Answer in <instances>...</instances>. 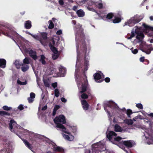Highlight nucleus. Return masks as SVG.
Listing matches in <instances>:
<instances>
[{
    "label": "nucleus",
    "instance_id": "nucleus-1",
    "mask_svg": "<svg viewBox=\"0 0 153 153\" xmlns=\"http://www.w3.org/2000/svg\"><path fill=\"white\" fill-rule=\"evenodd\" d=\"M134 31H132L131 32V36L128 38V39H131V38L135 36V33L137 34L136 38L139 40L138 43L140 44V47L141 48H144L145 46V42L143 41L142 39L144 37V35L142 33L139 32L140 30L139 28H138L137 26L134 27Z\"/></svg>",
    "mask_w": 153,
    "mask_h": 153
},
{
    "label": "nucleus",
    "instance_id": "nucleus-2",
    "mask_svg": "<svg viewBox=\"0 0 153 153\" xmlns=\"http://www.w3.org/2000/svg\"><path fill=\"white\" fill-rule=\"evenodd\" d=\"M54 121L56 125V127L61 129L62 132H66V128L62 124L60 123H61L65 124L66 122L65 118L64 115H61L58 117H56L54 119Z\"/></svg>",
    "mask_w": 153,
    "mask_h": 153
},
{
    "label": "nucleus",
    "instance_id": "nucleus-3",
    "mask_svg": "<svg viewBox=\"0 0 153 153\" xmlns=\"http://www.w3.org/2000/svg\"><path fill=\"white\" fill-rule=\"evenodd\" d=\"M142 19L141 18L140 19H137L136 16H134L128 20L127 22H126L123 26L128 25L130 27L133 26L135 24L138 23L140 22Z\"/></svg>",
    "mask_w": 153,
    "mask_h": 153
},
{
    "label": "nucleus",
    "instance_id": "nucleus-4",
    "mask_svg": "<svg viewBox=\"0 0 153 153\" xmlns=\"http://www.w3.org/2000/svg\"><path fill=\"white\" fill-rule=\"evenodd\" d=\"M9 127L10 130L12 132H14V129L15 128L18 129H20L21 128V127L19 125H18L16 122L13 120H11L9 123Z\"/></svg>",
    "mask_w": 153,
    "mask_h": 153
},
{
    "label": "nucleus",
    "instance_id": "nucleus-5",
    "mask_svg": "<svg viewBox=\"0 0 153 153\" xmlns=\"http://www.w3.org/2000/svg\"><path fill=\"white\" fill-rule=\"evenodd\" d=\"M66 132H65V133H66L68 134V135L63 134L62 136L66 140L69 141H72L74 139V137L71 134V133L68 131L66 129Z\"/></svg>",
    "mask_w": 153,
    "mask_h": 153
},
{
    "label": "nucleus",
    "instance_id": "nucleus-6",
    "mask_svg": "<svg viewBox=\"0 0 153 153\" xmlns=\"http://www.w3.org/2000/svg\"><path fill=\"white\" fill-rule=\"evenodd\" d=\"M94 76V78L95 81L98 82H100L102 81V78H104L102 73L101 74L99 73L95 74Z\"/></svg>",
    "mask_w": 153,
    "mask_h": 153
},
{
    "label": "nucleus",
    "instance_id": "nucleus-7",
    "mask_svg": "<svg viewBox=\"0 0 153 153\" xmlns=\"http://www.w3.org/2000/svg\"><path fill=\"white\" fill-rule=\"evenodd\" d=\"M117 136V134L113 131H111L108 133L107 137L109 140H113Z\"/></svg>",
    "mask_w": 153,
    "mask_h": 153
},
{
    "label": "nucleus",
    "instance_id": "nucleus-8",
    "mask_svg": "<svg viewBox=\"0 0 153 153\" xmlns=\"http://www.w3.org/2000/svg\"><path fill=\"white\" fill-rule=\"evenodd\" d=\"M53 150L55 152H64V149L62 147L58 146L56 145H53Z\"/></svg>",
    "mask_w": 153,
    "mask_h": 153
},
{
    "label": "nucleus",
    "instance_id": "nucleus-9",
    "mask_svg": "<svg viewBox=\"0 0 153 153\" xmlns=\"http://www.w3.org/2000/svg\"><path fill=\"white\" fill-rule=\"evenodd\" d=\"M147 49L144 48L141 49V51L144 52H145L147 54H149L150 53L152 50H153V48H152L151 45H149L147 46Z\"/></svg>",
    "mask_w": 153,
    "mask_h": 153
},
{
    "label": "nucleus",
    "instance_id": "nucleus-10",
    "mask_svg": "<svg viewBox=\"0 0 153 153\" xmlns=\"http://www.w3.org/2000/svg\"><path fill=\"white\" fill-rule=\"evenodd\" d=\"M123 143L125 146L131 148L133 146V142L131 140H128L123 141Z\"/></svg>",
    "mask_w": 153,
    "mask_h": 153
},
{
    "label": "nucleus",
    "instance_id": "nucleus-11",
    "mask_svg": "<svg viewBox=\"0 0 153 153\" xmlns=\"http://www.w3.org/2000/svg\"><path fill=\"white\" fill-rule=\"evenodd\" d=\"M81 103L84 109L87 110L88 109V104L85 100H82Z\"/></svg>",
    "mask_w": 153,
    "mask_h": 153
},
{
    "label": "nucleus",
    "instance_id": "nucleus-12",
    "mask_svg": "<svg viewBox=\"0 0 153 153\" xmlns=\"http://www.w3.org/2000/svg\"><path fill=\"white\" fill-rule=\"evenodd\" d=\"M59 70L60 73L61 74L60 76H64L66 73V70L65 68L63 67H61L59 68Z\"/></svg>",
    "mask_w": 153,
    "mask_h": 153
},
{
    "label": "nucleus",
    "instance_id": "nucleus-13",
    "mask_svg": "<svg viewBox=\"0 0 153 153\" xmlns=\"http://www.w3.org/2000/svg\"><path fill=\"white\" fill-rule=\"evenodd\" d=\"M30 55L33 59L35 60L37 59V56L36 54V52L35 51L31 50L29 51Z\"/></svg>",
    "mask_w": 153,
    "mask_h": 153
},
{
    "label": "nucleus",
    "instance_id": "nucleus-14",
    "mask_svg": "<svg viewBox=\"0 0 153 153\" xmlns=\"http://www.w3.org/2000/svg\"><path fill=\"white\" fill-rule=\"evenodd\" d=\"M6 61L4 59H0V67L4 68L6 66Z\"/></svg>",
    "mask_w": 153,
    "mask_h": 153
},
{
    "label": "nucleus",
    "instance_id": "nucleus-15",
    "mask_svg": "<svg viewBox=\"0 0 153 153\" xmlns=\"http://www.w3.org/2000/svg\"><path fill=\"white\" fill-rule=\"evenodd\" d=\"M143 26L145 28L146 31H145L146 33L148 32V31L150 32L151 31H153V27H150L147 25H146L145 24H143Z\"/></svg>",
    "mask_w": 153,
    "mask_h": 153
},
{
    "label": "nucleus",
    "instance_id": "nucleus-16",
    "mask_svg": "<svg viewBox=\"0 0 153 153\" xmlns=\"http://www.w3.org/2000/svg\"><path fill=\"white\" fill-rule=\"evenodd\" d=\"M95 5L99 9L102 8L104 7V4L101 1H100V2H96L95 3Z\"/></svg>",
    "mask_w": 153,
    "mask_h": 153
},
{
    "label": "nucleus",
    "instance_id": "nucleus-17",
    "mask_svg": "<svg viewBox=\"0 0 153 153\" xmlns=\"http://www.w3.org/2000/svg\"><path fill=\"white\" fill-rule=\"evenodd\" d=\"M22 140L26 146L30 149H32L31 144L27 140L24 139H22Z\"/></svg>",
    "mask_w": 153,
    "mask_h": 153
},
{
    "label": "nucleus",
    "instance_id": "nucleus-18",
    "mask_svg": "<svg viewBox=\"0 0 153 153\" xmlns=\"http://www.w3.org/2000/svg\"><path fill=\"white\" fill-rule=\"evenodd\" d=\"M78 16L79 17H83L85 15V13L82 10H79L76 12Z\"/></svg>",
    "mask_w": 153,
    "mask_h": 153
},
{
    "label": "nucleus",
    "instance_id": "nucleus-19",
    "mask_svg": "<svg viewBox=\"0 0 153 153\" xmlns=\"http://www.w3.org/2000/svg\"><path fill=\"white\" fill-rule=\"evenodd\" d=\"M16 68L18 69L20 68L21 65H22V63L19 60H16L14 63Z\"/></svg>",
    "mask_w": 153,
    "mask_h": 153
},
{
    "label": "nucleus",
    "instance_id": "nucleus-20",
    "mask_svg": "<svg viewBox=\"0 0 153 153\" xmlns=\"http://www.w3.org/2000/svg\"><path fill=\"white\" fill-rule=\"evenodd\" d=\"M31 26V22L30 21H27L25 24V27L27 29L30 28Z\"/></svg>",
    "mask_w": 153,
    "mask_h": 153
},
{
    "label": "nucleus",
    "instance_id": "nucleus-21",
    "mask_svg": "<svg viewBox=\"0 0 153 153\" xmlns=\"http://www.w3.org/2000/svg\"><path fill=\"white\" fill-rule=\"evenodd\" d=\"M108 106L109 107L113 108H116L117 107V105L114 102L111 101L109 102V104H108Z\"/></svg>",
    "mask_w": 153,
    "mask_h": 153
},
{
    "label": "nucleus",
    "instance_id": "nucleus-22",
    "mask_svg": "<svg viewBox=\"0 0 153 153\" xmlns=\"http://www.w3.org/2000/svg\"><path fill=\"white\" fill-rule=\"evenodd\" d=\"M49 46L50 47L51 50L53 53L58 52V51L56 48L53 46H52L51 43L49 44Z\"/></svg>",
    "mask_w": 153,
    "mask_h": 153
},
{
    "label": "nucleus",
    "instance_id": "nucleus-23",
    "mask_svg": "<svg viewBox=\"0 0 153 153\" xmlns=\"http://www.w3.org/2000/svg\"><path fill=\"white\" fill-rule=\"evenodd\" d=\"M114 130L115 131L117 132L121 131L122 130L121 127L117 124H116L115 126Z\"/></svg>",
    "mask_w": 153,
    "mask_h": 153
},
{
    "label": "nucleus",
    "instance_id": "nucleus-24",
    "mask_svg": "<svg viewBox=\"0 0 153 153\" xmlns=\"http://www.w3.org/2000/svg\"><path fill=\"white\" fill-rule=\"evenodd\" d=\"M104 144H101V142L97 143L94 145V147L95 148H101L103 146Z\"/></svg>",
    "mask_w": 153,
    "mask_h": 153
},
{
    "label": "nucleus",
    "instance_id": "nucleus-25",
    "mask_svg": "<svg viewBox=\"0 0 153 153\" xmlns=\"http://www.w3.org/2000/svg\"><path fill=\"white\" fill-rule=\"evenodd\" d=\"M29 68V66L28 65H25L24 64L22 65V70L23 72L27 71Z\"/></svg>",
    "mask_w": 153,
    "mask_h": 153
},
{
    "label": "nucleus",
    "instance_id": "nucleus-26",
    "mask_svg": "<svg viewBox=\"0 0 153 153\" xmlns=\"http://www.w3.org/2000/svg\"><path fill=\"white\" fill-rule=\"evenodd\" d=\"M124 121L128 125H131L133 123V120L131 119H126Z\"/></svg>",
    "mask_w": 153,
    "mask_h": 153
},
{
    "label": "nucleus",
    "instance_id": "nucleus-27",
    "mask_svg": "<svg viewBox=\"0 0 153 153\" xmlns=\"http://www.w3.org/2000/svg\"><path fill=\"white\" fill-rule=\"evenodd\" d=\"M40 59L39 60L41 62L42 64L45 65L46 64V62L45 60V57L43 55H41L40 56Z\"/></svg>",
    "mask_w": 153,
    "mask_h": 153
},
{
    "label": "nucleus",
    "instance_id": "nucleus-28",
    "mask_svg": "<svg viewBox=\"0 0 153 153\" xmlns=\"http://www.w3.org/2000/svg\"><path fill=\"white\" fill-rule=\"evenodd\" d=\"M0 153H11V151L9 149H4L1 150Z\"/></svg>",
    "mask_w": 153,
    "mask_h": 153
},
{
    "label": "nucleus",
    "instance_id": "nucleus-29",
    "mask_svg": "<svg viewBox=\"0 0 153 153\" xmlns=\"http://www.w3.org/2000/svg\"><path fill=\"white\" fill-rule=\"evenodd\" d=\"M144 135L145 136V137L147 139V138H149L151 140L152 139V135L149 134V133L146 132V131L145 132V133L144 134Z\"/></svg>",
    "mask_w": 153,
    "mask_h": 153
},
{
    "label": "nucleus",
    "instance_id": "nucleus-30",
    "mask_svg": "<svg viewBox=\"0 0 153 153\" xmlns=\"http://www.w3.org/2000/svg\"><path fill=\"white\" fill-rule=\"evenodd\" d=\"M17 83L20 85H24L27 84V82L26 80L24 82H22L18 79L17 80Z\"/></svg>",
    "mask_w": 153,
    "mask_h": 153
},
{
    "label": "nucleus",
    "instance_id": "nucleus-31",
    "mask_svg": "<svg viewBox=\"0 0 153 153\" xmlns=\"http://www.w3.org/2000/svg\"><path fill=\"white\" fill-rule=\"evenodd\" d=\"M86 84L85 85H82V91H79V92L80 93H82L83 92H85L86 91Z\"/></svg>",
    "mask_w": 153,
    "mask_h": 153
},
{
    "label": "nucleus",
    "instance_id": "nucleus-32",
    "mask_svg": "<svg viewBox=\"0 0 153 153\" xmlns=\"http://www.w3.org/2000/svg\"><path fill=\"white\" fill-rule=\"evenodd\" d=\"M59 55L58 52L53 53L52 55V58L53 59L55 60L58 57Z\"/></svg>",
    "mask_w": 153,
    "mask_h": 153
},
{
    "label": "nucleus",
    "instance_id": "nucleus-33",
    "mask_svg": "<svg viewBox=\"0 0 153 153\" xmlns=\"http://www.w3.org/2000/svg\"><path fill=\"white\" fill-rule=\"evenodd\" d=\"M24 64H26L27 65L29 63V59L27 58H25L23 60Z\"/></svg>",
    "mask_w": 153,
    "mask_h": 153
},
{
    "label": "nucleus",
    "instance_id": "nucleus-34",
    "mask_svg": "<svg viewBox=\"0 0 153 153\" xmlns=\"http://www.w3.org/2000/svg\"><path fill=\"white\" fill-rule=\"evenodd\" d=\"M120 21L121 19L120 18L116 17L113 20V22L114 23H116L119 22Z\"/></svg>",
    "mask_w": 153,
    "mask_h": 153
},
{
    "label": "nucleus",
    "instance_id": "nucleus-35",
    "mask_svg": "<svg viewBox=\"0 0 153 153\" xmlns=\"http://www.w3.org/2000/svg\"><path fill=\"white\" fill-rule=\"evenodd\" d=\"M48 22L49 23V25L48 26L49 28L52 29L54 27V25L52 23V21L51 20H49Z\"/></svg>",
    "mask_w": 153,
    "mask_h": 153
},
{
    "label": "nucleus",
    "instance_id": "nucleus-36",
    "mask_svg": "<svg viewBox=\"0 0 153 153\" xmlns=\"http://www.w3.org/2000/svg\"><path fill=\"white\" fill-rule=\"evenodd\" d=\"M9 115L10 114L9 113L5 111H0V115L1 116H3L4 115Z\"/></svg>",
    "mask_w": 153,
    "mask_h": 153
},
{
    "label": "nucleus",
    "instance_id": "nucleus-37",
    "mask_svg": "<svg viewBox=\"0 0 153 153\" xmlns=\"http://www.w3.org/2000/svg\"><path fill=\"white\" fill-rule=\"evenodd\" d=\"M3 109L6 111H9L10 110L12 109L11 107H9L7 106L4 105L3 106Z\"/></svg>",
    "mask_w": 153,
    "mask_h": 153
},
{
    "label": "nucleus",
    "instance_id": "nucleus-38",
    "mask_svg": "<svg viewBox=\"0 0 153 153\" xmlns=\"http://www.w3.org/2000/svg\"><path fill=\"white\" fill-rule=\"evenodd\" d=\"M41 35L43 39H47V34L45 33H41Z\"/></svg>",
    "mask_w": 153,
    "mask_h": 153
},
{
    "label": "nucleus",
    "instance_id": "nucleus-39",
    "mask_svg": "<svg viewBox=\"0 0 153 153\" xmlns=\"http://www.w3.org/2000/svg\"><path fill=\"white\" fill-rule=\"evenodd\" d=\"M122 139V138L118 136L117 137L115 136V138H114V141H117V142H119Z\"/></svg>",
    "mask_w": 153,
    "mask_h": 153
},
{
    "label": "nucleus",
    "instance_id": "nucleus-40",
    "mask_svg": "<svg viewBox=\"0 0 153 153\" xmlns=\"http://www.w3.org/2000/svg\"><path fill=\"white\" fill-rule=\"evenodd\" d=\"M54 92L55 96L57 97H59V94L58 89H55L54 91Z\"/></svg>",
    "mask_w": 153,
    "mask_h": 153
},
{
    "label": "nucleus",
    "instance_id": "nucleus-41",
    "mask_svg": "<svg viewBox=\"0 0 153 153\" xmlns=\"http://www.w3.org/2000/svg\"><path fill=\"white\" fill-rule=\"evenodd\" d=\"M88 95L84 93H83L81 95V98L83 99H87L88 98Z\"/></svg>",
    "mask_w": 153,
    "mask_h": 153
},
{
    "label": "nucleus",
    "instance_id": "nucleus-42",
    "mask_svg": "<svg viewBox=\"0 0 153 153\" xmlns=\"http://www.w3.org/2000/svg\"><path fill=\"white\" fill-rule=\"evenodd\" d=\"M126 114L129 118H130V115L132 113V111L130 110H128L126 112Z\"/></svg>",
    "mask_w": 153,
    "mask_h": 153
},
{
    "label": "nucleus",
    "instance_id": "nucleus-43",
    "mask_svg": "<svg viewBox=\"0 0 153 153\" xmlns=\"http://www.w3.org/2000/svg\"><path fill=\"white\" fill-rule=\"evenodd\" d=\"M113 16V15L112 13H109L107 14L106 18L110 19L112 18Z\"/></svg>",
    "mask_w": 153,
    "mask_h": 153
},
{
    "label": "nucleus",
    "instance_id": "nucleus-44",
    "mask_svg": "<svg viewBox=\"0 0 153 153\" xmlns=\"http://www.w3.org/2000/svg\"><path fill=\"white\" fill-rule=\"evenodd\" d=\"M131 50L132 52L134 54L137 53L138 52V50L137 49H136L133 50V48L131 49Z\"/></svg>",
    "mask_w": 153,
    "mask_h": 153
},
{
    "label": "nucleus",
    "instance_id": "nucleus-45",
    "mask_svg": "<svg viewBox=\"0 0 153 153\" xmlns=\"http://www.w3.org/2000/svg\"><path fill=\"white\" fill-rule=\"evenodd\" d=\"M44 83L45 85L47 87H49L50 86V85L49 83L47 81H44Z\"/></svg>",
    "mask_w": 153,
    "mask_h": 153
},
{
    "label": "nucleus",
    "instance_id": "nucleus-46",
    "mask_svg": "<svg viewBox=\"0 0 153 153\" xmlns=\"http://www.w3.org/2000/svg\"><path fill=\"white\" fill-rule=\"evenodd\" d=\"M136 106L138 108H139L140 109H142L143 108V106L142 105L140 104H137L136 105Z\"/></svg>",
    "mask_w": 153,
    "mask_h": 153
},
{
    "label": "nucleus",
    "instance_id": "nucleus-47",
    "mask_svg": "<svg viewBox=\"0 0 153 153\" xmlns=\"http://www.w3.org/2000/svg\"><path fill=\"white\" fill-rule=\"evenodd\" d=\"M30 97L34 99L35 97V94L34 93L32 92L30 94Z\"/></svg>",
    "mask_w": 153,
    "mask_h": 153
},
{
    "label": "nucleus",
    "instance_id": "nucleus-48",
    "mask_svg": "<svg viewBox=\"0 0 153 153\" xmlns=\"http://www.w3.org/2000/svg\"><path fill=\"white\" fill-rule=\"evenodd\" d=\"M28 102L29 103L32 102L33 101V99L32 98H31L30 97L28 98Z\"/></svg>",
    "mask_w": 153,
    "mask_h": 153
},
{
    "label": "nucleus",
    "instance_id": "nucleus-49",
    "mask_svg": "<svg viewBox=\"0 0 153 153\" xmlns=\"http://www.w3.org/2000/svg\"><path fill=\"white\" fill-rule=\"evenodd\" d=\"M87 8L88 10L90 11L96 12L95 10L92 8H91L89 7H87Z\"/></svg>",
    "mask_w": 153,
    "mask_h": 153
},
{
    "label": "nucleus",
    "instance_id": "nucleus-50",
    "mask_svg": "<svg viewBox=\"0 0 153 153\" xmlns=\"http://www.w3.org/2000/svg\"><path fill=\"white\" fill-rule=\"evenodd\" d=\"M18 108L20 110H22L24 109V107L23 105H21L18 106Z\"/></svg>",
    "mask_w": 153,
    "mask_h": 153
},
{
    "label": "nucleus",
    "instance_id": "nucleus-51",
    "mask_svg": "<svg viewBox=\"0 0 153 153\" xmlns=\"http://www.w3.org/2000/svg\"><path fill=\"white\" fill-rule=\"evenodd\" d=\"M59 3L61 5H62L64 4V2L63 0H59Z\"/></svg>",
    "mask_w": 153,
    "mask_h": 153
},
{
    "label": "nucleus",
    "instance_id": "nucleus-52",
    "mask_svg": "<svg viewBox=\"0 0 153 153\" xmlns=\"http://www.w3.org/2000/svg\"><path fill=\"white\" fill-rule=\"evenodd\" d=\"M57 82H55L52 84V86L53 88H55L56 87H57Z\"/></svg>",
    "mask_w": 153,
    "mask_h": 153
},
{
    "label": "nucleus",
    "instance_id": "nucleus-53",
    "mask_svg": "<svg viewBox=\"0 0 153 153\" xmlns=\"http://www.w3.org/2000/svg\"><path fill=\"white\" fill-rule=\"evenodd\" d=\"M32 36L34 39L36 40H38L39 39V37L37 35H32Z\"/></svg>",
    "mask_w": 153,
    "mask_h": 153
},
{
    "label": "nucleus",
    "instance_id": "nucleus-54",
    "mask_svg": "<svg viewBox=\"0 0 153 153\" xmlns=\"http://www.w3.org/2000/svg\"><path fill=\"white\" fill-rule=\"evenodd\" d=\"M61 101L63 102H65L67 101V100L64 97H62L61 99Z\"/></svg>",
    "mask_w": 153,
    "mask_h": 153
},
{
    "label": "nucleus",
    "instance_id": "nucleus-55",
    "mask_svg": "<svg viewBox=\"0 0 153 153\" xmlns=\"http://www.w3.org/2000/svg\"><path fill=\"white\" fill-rule=\"evenodd\" d=\"M62 33V31L61 30H59L56 32V34L57 35H60Z\"/></svg>",
    "mask_w": 153,
    "mask_h": 153
},
{
    "label": "nucleus",
    "instance_id": "nucleus-56",
    "mask_svg": "<svg viewBox=\"0 0 153 153\" xmlns=\"http://www.w3.org/2000/svg\"><path fill=\"white\" fill-rule=\"evenodd\" d=\"M51 43L52 46H53L54 45H55V42L53 39H52V40H51V42H50V44Z\"/></svg>",
    "mask_w": 153,
    "mask_h": 153
},
{
    "label": "nucleus",
    "instance_id": "nucleus-57",
    "mask_svg": "<svg viewBox=\"0 0 153 153\" xmlns=\"http://www.w3.org/2000/svg\"><path fill=\"white\" fill-rule=\"evenodd\" d=\"M105 82H109L110 81V79L108 77L106 78L105 79Z\"/></svg>",
    "mask_w": 153,
    "mask_h": 153
},
{
    "label": "nucleus",
    "instance_id": "nucleus-58",
    "mask_svg": "<svg viewBox=\"0 0 153 153\" xmlns=\"http://www.w3.org/2000/svg\"><path fill=\"white\" fill-rule=\"evenodd\" d=\"M59 108V105H56L54 108V109L56 111H57V110Z\"/></svg>",
    "mask_w": 153,
    "mask_h": 153
},
{
    "label": "nucleus",
    "instance_id": "nucleus-59",
    "mask_svg": "<svg viewBox=\"0 0 153 153\" xmlns=\"http://www.w3.org/2000/svg\"><path fill=\"white\" fill-rule=\"evenodd\" d=\"M87 0H83V1H82L79 2V3L81 4H83L85 2L87 1Z\"/></svg>",
    "mask_w": 153,
    "mask_h": 153
},
{
    "label": "nucleus",
    "instance_id": "nucleus-60",
    "mask_svg": "<svg viewBox=\"0 0 153 153\" xmlns=\"http://www.w3.org/2000/svg\"><path fill=\"white\" fill-rule=\"evenodd\" d=\"M144 57H142L140 59V60L141 62H143L144 61Z\"/></svg>",
    "mask_w": 153,
    "mask_h": 153
},
{
    "label": "nucleus",
    "instance_id": "nucleus-61",
    "mask_svg": "<svg viewBox=\"0 0 153 153\" xmlns=\"http://www.w3.org/2000/svg\"><path fill=\"white\" fill-rule=\"evenodd\" d=\"M47 106L45 105L44 107H43V108H42V110H45L46 109H47Z\"/></svg>",
    "mask_w": 153,
    "mask_h": 153
},
{
    "label": "nucleus",
    "instance_id": "nucleus-62",
    "mask_svg": "<svg viewBox=\"0 0 153 153\" xmlns=\"http://www.w3.org/2000/svg\"><path fill=\"white\" fill-rule=\"evenodd\" d=\"M138 118V116H136L134 118H133V120L134 121H136V120Z\"/></svg>",
    "mask_w": 153,
    "mask_h": 153
},
{
    "label": "nucleus",
    "instance_id": "nucleus-63",
    "mask_svg": "<svg viewBox=\"0 0 153 153\" xmlns=\"http://www.w3.org/2000/svg\"><path fill=\"white\" fill-rule=\"evenodd\" d=\"M56 111L55 110H54V109H53V115H55V114H56Z\"/></svg>",
    "mask_w": 153,
    "mask_h": 153
},
{
    "label": "nucleus",
    "instance_id": "nucleus-64",
    "mask_svg": "<svg viewBox=\"0 0 153 153\" xmlns=\"http://www.w3.org/2000/svg\"><path fill=\"white\" fill-rule=\"evenodd\" d=\"M148 115L149 116L153 117V113H151L150 114H148Z\"/></svg>",
    "mask_w": 153,
    "mask_h": 153
}]
</instances>
